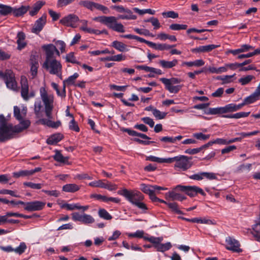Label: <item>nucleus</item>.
<instances>
[{
  "label": "nucleus",
  "instance_id": "obj_29",
  "mask_svg": "<svg viewBox=\"0 0 260 260\" xmlns=\"http://www.w3.org/2000/svg\"><path fill=\"white\" fill-rule=\"evenodd\" d=\"M79 77L77 73H74L73 75L69 76L66 80L63 81V85L66 87L67 86H75L76 85L75 81Z\"/></svg>",
  "mask_w": 260,
  "mask_h": 260
},
{
  "label": "nucleus",
  "instance_id": "obj_11",
  "mask_svg": "<svg viewBox=\"0 0 260 260\" xmlns=\"http://www.w3.org/2000/svg\"><path fill=\"white\" fill-rule=\"evenodd\" d=\"M45 204V202L39 201L26 202V207L24 208L28 211H40L44 208Z\"/></svg>",
  "mask_w": 260,
  "mask_h": 260
},
{
  "label": "nucleus",
  "instance_id": "obj_42",
  "mask_svg": "<svg viewBox=\"0 0 260 260\" xmlns=\"http://www.w3.org/2000/svg\"><path fill=\"white\" fill-rule=\"evenodd\" d=\"M138 68L140 70H144L147 72H150L158 75L162 74V72L160 70L150 67L149 66H138Z\"/></svg>",
  "mask_w": 260,
  "mask_h": 260
},
{
  "label": "nucleus",
  "instance_id": "obj_55",
  "mask_svg": "<svg viewBox=\"0 0 260 260\" xmlns=\"http://www.w3.org/2000/svg\"><path fill=\"white\" fill-rule=\"evenodd\" d=\"M167 205L174 212L178 214H181V211L179 210L178 205L176 203H167Z\"/></svg>",
  "mask_w": 260,
  "mask_h": 260
},
{
  "label": "nucleus",
  "instance_id": "obj_7",
  "mask_svg": "<svg viewBox=\"0 0 260 260\" xmlns=\"http://www.w3.org/2000/svg\"><path fill=\"white\" fill-rule=\"evenodd\" d=\"M175 189L185 192L188 196L191 197L196 196L198 193H200L203 196L205 195V193L203 190L196 186H183L178 185L176 186Z\"/></svg>",
  "mask_w": 260,
  "mask_h": 260
},
{
  "label": "nucleus",
  "instance_id": "obj_27",
  "mask_svg": "<svg viewBox=\"0 0 260 260\" xmlns=\"http://www.w3.org/2000/svg\"><path fill=\"white\" fill-rule=\"evenodd\" d=\"M219 46L215 45L213 44L206 45V46H200L198 48H195L192 50L193 51H196L197 52H208L218 47Z\"/></svg>",
  "mask_w": 260,
  "mask_h": 260
},
{
  "label": "nucleus",
  "instance_id": "obj_56",
  "mask_svg": "<svg viewBox=\"0 0 260 260\" xmlns=\"http://www.w3.org/2000/svg\"><path fill=\"white\" fill-rule=\"evenodd\" d=\"M135 12L138 13L140 15L144 14L145 13H148L151 15H154L155 14V11L152 10L150 9H145V10H140L137 8H135L134 9Z\"/></svg>",
  "mask_w": 260,
  "mask_h": 260
},
{
  "label": "nucleus",
  "instance_id": "obj_20",
  "mask_svg": "<svg viewBox=\"0 0 260 260\" xmlns=\"http://www.w3.org/2000/svg\"><path fill=\"white\" fill-rule=\"evenodd\" d=\"M17 49L21 50L26 46V43L24 41L25 39L24 33L22 31L18 32L17 35Z\"/></svg>",
  "mask_w": 260,
  "mask_h": 260
},
{
  "label": "nucleus",
  "instance_id": "obj_43",
  "mask_svg": "<svg viewBox=\"0 0 260 260\" xmlns=\"http://www.w3.org/2000/svg\"><path fill=\"white\" fill-rule=\"evenodd\" d=\"M99 216L106 220H110L112 216L105 209H100L98 212Z\"/></svg>",
  "mask_w": 260,
  "mask_h": 260
},
{
  "label": "nucleus",
  "instance_id": "obj_38",
  "mask_svg": "<svg viewBox=\"0 0 260 260\" xmlns=\"http://www.w3.org/2000/svg\"><path fill=\"white\" fill-rule=\"evenodd\" d=\"M112 46L121 52H124L128 50L126 45L117 41H115L112 42Z\"/></svg>",
  "mask_w": 260,
  "mask_h": 260
},
{
  "label": "nucleus",
  "instance_id": "obj_33",
  "mask_svg": "<svg viewBox=\"0 0 260 260\" xmlns=\"http://www.w3.org/2000/svg\"><path fill=\"white\" fill-rule=\"evenodd\" d=\"M182 138L183 136L181 135H179L175 137L166 136L161 138L160 140L164 142L175 143L176 141H180L182 139Z\"/></svg>",
  "mask_w": 260,
  "mask_h": 260
},
{
  "label": "nucleus",
  "instance_id": "obj_50",
  "mask_svg": "<svg viewBox=\"0 0 260 260\" xmlns=\"http://www.w3.org/2000/svg\"><path fill=\"white\" fill-rule=\"evenodd\" d=\"M81 222L85 224L92 223L94 222V219L90 215L84 214Z\"/></svg>",
  "mask_w": 260,
  "mask_h": 260
},
{
  "label": "nucleus",
  "instance_id": "obj_6",
  "mask_svg": "<svg viewBox=\"0 0 260 260\" xmlns=\"http://www.w3.org/2000/svg\"><path fill=\"white\" fill-rule=\"evenodd\" d=\"M191 159V157H189L186 155H180L177 156L174 168H178L181 171H186L192 166Z\"/></svg>",
  "mask_w": 260,
  "mask_h": 260
},
{
  "label": "nucleus",
  "instance_id": "obj_45",
  "mask_svg": "<svg viewBox=\"0 0 260 260\" xmlns=\"http://www.w3.org/2000/svg\"><path fill=\"white\" fill-rule=\"evenodd\" d=\"M27 246L26 244L22 242L20 243L19 246L14 248V252L17 254L21 255L24 252Z\"/></svg>",
  "mask_w": 260,
  "mask_h": 260
},
{
  "label": "nucleus",
  "instance_id": "obj_30",
  "mask_svg": "<svg viewBox=\"0 0 260 260\" xmlns=\"http://www.w3.org/2000/svg\"><path fill=\"white\" fill-rule=\"evenodd\" d=\"M136 18V16L133 15L132 12L128 9L124 12V14L119 15L116 18L117 19L135 20Z\"/></svg>",
  "mask_w": 260,
  "mask_h": 260
},
{
  "label": "nucleus",
  "instance_id": "obj_22",
  "mask_svg": "<svg viewBox=\"0 0 260 260\" xmlns=\"http://www.w3.org/2000/svg\"><path fill=\"white\" fill-rule=\"evenodd\" d=\"M45 69L51 74L56 75L60 79L61 76V66H44Z\"/></svg>",
  "mask_w": 260,
  "mask_h": 260
},
{
  "label": "nucleus",
  "instance_id": "obj_39",
  "mask_svg": "<svg viewBox=\"0 0 260 260\" xmlns=\"http://www.w3.org/2000/svg\"><path fill=\"white\" fill-rule=\"evenodd\" d=\"M251 164H242L239 166L236 169L237 173L249 172L251 169Z\"/></svg>",
  "mask_w": 260,
  "mask_h": 260
},
{
  "label": "nucleus",
  "instance_id": "obj_4",
  "mask_svg": "<svg viewBox=\"0 0 260 260\" xmlns=\"http://www.w3.org/2000/svg\"><path fill=\"white\" fill-rule=\"evenodd\" d=\"M140 189L145 193L149 195L150 199L153 202H159L167 204V202L158 198L156 194H158L160 190H166L167 188L158 185H152L142 183L140 185Z\"/></svg>",
  "mask_w": 260,
  "mask_h": 260
},
{
  "label": "nucleus",
  "instance_id": "obj_9",
  "mask_svg": "<svg viewBox=\"0 0 260 260\" xmlns=\"http://www.w3.org/2000/svg\"><path fill=\"white\" fill-rule=\"evenodd\" d=\"M226 243V249L233 252H241L242 250L240 248V244L239 242L231 237H228L225 239Z\"/></svg>",
  "mask_w": 260,
  "mask_h": 260
},
{
  "label": "nucleus",
  "instance_id": "obj_52",
  "mask_svg": "<svg viewBox=\"0 0 260 260\" xmlns=\"http://www.w3.org/2000/svg\"><path fill=\"white\" fill-rule=\"evenodd\" d=\"M24 185L29 187L32 189H41L43 184L41 183H34L31 182H26L23 183Z\"/></svg>",
  "mask_w": 260,
  "mask_h": 260
},
{
  "label": "nucleus",
  "instance_id": "obj_2",
  "mask_svg": "<svg viewBox=\"0 0 260 260\" xmlns=\"http://www.w3.org/2000/svg\"><path fill=\"white\" fill-rule=\"evenodd\" d=\"M56 46L52 44L44 45L42 48L45 51L46 59L43 65H60V62L56 59L55 54L58 57L60 53L56 47L60 50L61 52H65L66 44L62 41H57Z\"/></svg>",
  "mask_w": 260,
  "mask_h": 260
},
{
  "label": "nucleus",
  "instance_id": "obj_49",
  "mask_svg": "<svg viewBox=\"0 0 260 260\" xmlns=\"http://www.w3.org/2000/svg\"><path fill=\"white\" fill-rule=\"evenodd\" d=\"M96 3L88 1H81L79 4L86 8L92 10L93 8H94V6Z\"/></svg>",
  "mask_w": 260,
  "mask_h": 260
},
{
  "label": "nucleus",
  "instance_id": "obj_1",
  "mask_svg": "<svg viewBox=\"0 0 260 260\" xmlns=\"http://www.w3.org/2000/svg\"><path fill=\"white\" fill-rule=\"evenodd\" d=\"M40 95L45 106L44 111L47 119L40 118L37 122L52 128L58 127L61 125V122L59 120L56 122L51 120L53 109L54 95L48 92L45 87L40 88Z\"/></svg>",
  "mask_w": 260,
  "mask_h": 260
},
{
  "label": "nucleus",
  "instance_id": "obj_18",
  "mask_svg": "<svg viewBox=\"0 0 260 260\" xmlns=\"http://www.w3.org/2000/svg\"><path fill=\"white\" fill-rule=\"evenodd\" d=\"M260 98V94L256 91H254L253 93L250 94L249 96L244 99V101L241 105L242 107L247 104H250L254 103L257 101Z\"/></svg>",
  "mask_w": 260,
  "mask_h": 260
},
{
  "label": "nucleus",
  "instance_id": "obj_57",
  "mask_svg": "<svg viewBox=\"0 0 260 260\" xmlns=\"http://www.w3.org/2000/svg\"><path fill=\"white\" fill-rule=\"evenodd\" d=\"M13 176L15 178H19L21 176H30L29 170H21L18 172L13 173Z\"/></svg>",
  "mask_w": 260,
  "mask_h": 260
},
{
  "label": "nucleus",
  "instance_id": "obj_61",
  "mask_svg": "<svg viewBox=\"0 0 260 260\" xmlns=\"http://www.w3.org/2000/svg\"><path fill=\"white\" fill-rule=\"evenodd\" d=\"M61 207L62 208H64L68 210H77L78 208V203L76 204H63Z\"/></svg>",
  "mask_w": 260,
  "mask_h": 260
},
{
  "label": "nucleus",
  "instance_id": "obj_26",
  "mask_svg": "<svg viewBox=\"0 0 260 260\" xmlns=\"http://www.w3.org/2000/svg\"><path fill=\"white\" fill-rule=\"evenodd\" d=\"M166 82H162L166 87V88L170 92L173 93H176L179 92L181 89L182 86L180 85H174L171 84H169V81L165 80Z\"/></svg>",
  "mask_w": 260,
  "mask_h": 260
},
{
  "label": "nucleus",
  "instance_id": "obj_10",
  "mask_svg": "<svg viewBox=\"0 0 260 260\" xmlns=\"http://www.w3.org/2000/svg\"><path fill=\"white\" fill-rule=\"evenodd\" d=\"M79 17L75 14H69L60 20L62 24L75 28L76 27V23L79 21Z\"/></svg>",
  "mask_w": 260,
  "mask_h": 260
},
{
  "label": "nucleus",
  "instance_id": "obj_19",
  "mask_svg": "<svg viewBox=\"0 0 260 260\" xmlns=\"http://www.w3.org/2000/svg\"><path fill=\"white\" fill-rule=\"evenodd\" d=\"M80 189V186L75 183H69L64 185L62 187L63 191L66 192L74 193Z\"/></svg>",
  "mask_w": 260,
  "mask_h": 260
},
{
  "label": "nucleus",
  "instance_id": "obj_35",
  "mask_svg": "<svg viewBox=\"0 0 260 260\" xmlns=\"http://www.w3.org/2000/svg\"><path fill=\"white\" fill-rule=\"evenodd\" d=\"M29 6H21L18 9H13L12 13L15 16H20L25 14L29 9Z\"/></svg>",
  "mask_w": 260,
  "mask_h": 260
},
{
  "label": "nucleus",
  "instance_id": "obj_54",
  "mask_svg": "<svg viewBox=\"0 0 260 260\" xmlns=\"http://www.w3.org/2000/svg\"><path fill=\"white\" fill-rule=\"evenodd\" d=\"M192 136L194 138L200 140H207L210 137V135H205L202 133H194Z\"/></svg>",
  "mask_w": 260,
  "mask_h": 260
},
{
  "label": "nucleus",
  "instance_id": "obj_23",
  "mask_svg": "<svg viewBox=\"0 0 260 260\" xmlns=\"http://www.w3.org/2000/svg\"><path fill=\"white\" fill-rule=\"evenodd\" d=\"M63 135L60 133L55 134L49 137L47 140V143L50 145H54L61 141Z\"/></svg>",
  "mask_w": 260,
  "mask_h": 260
},
{
  "label": "nucleus",
  "instance_id": "obj_31",
  "mask_svg": "<svg viewBox=\"0 0 260 260\" xmlns=\"http://www.w3.org/2000/svg\"><path fill=\"white\" fill-rule=\"evenodd\" d=\"M54 159L58 162L63 163V164H68V157H64L61 153L58 150L55 151V154L53 156Z\"/></svg>",
  "mask_w": 260,
  "mask_h": 260
},
{
  "label": "nucleus",
  "instance_id": "obj_58",
  "mask_svg": "<svg viewBox=\"0 0 260 260\" xmlns=\"http://www.w3.org/2000/svg\"><path fill=\"white\" fill-rule=\"evenodd\" d=\"M69 127L71 130L75 131L76 132H79L80 131V128L74 118H73L70 122Z\"/></svg>",
  "mask_w": 260,
  "mask_h": 260
},
{
  "label": "nucleus",
  "instance_id": "obj_63",
  "mask_svg": "<svg viewBox=\"0 0 260 260\" xmlns=\"http://www.w3.org/2000/svg\"><path fill=\"white\" fill-rule=\"evenodd\" d=\"M94 8L102 11L103 13L105 14L109 13L110 12L109 9L107 7L98 3H95Z\"/></svg>",
  "mask_w": 260,
  "mask_h": 260
},
{
  "label": "nucleus",
  "instance_id": "obj_14",
  "mask_svg": "<svg viewBox=\"0 0 260 260\" xmlns=\"http://www.w3.org/2000/svg\"><path fill=\"white\" fill-rule=\"evenodd\" d=\"M93 20L95 21L101 22L105 25H107L108 27L109 25L114 22L115 20V17L114 16H98L94 17Z\"/></svg>",
  "mask_w": 260,
  "mask_h": 260
},
{
  "label": "nucleus",
  "instance_id": "obj_8",
  "mask_svg": "<svg viewBox=\"0 0 260 260\" xmlns=\"http://www.w3.org/2000/svg\"><path fill=\"white\" fill-rule=\"evenodd\" d=\"M17 133L14 126L12 124L0 127V141H5L13 138L14 135Z\"/></svg>",
  "mask_w": 260,
  "mask_h": 260
},
{
  "label": "nucleus",
  "instance_id": "obj_16",
  "mask_svg": "<svg viewBox=\"0 0 260 260\" xmlns=\"http://www.w3.org/2000/svg\"><path fill=\"white\" fill-rule=\"evenodd\" d=\"M27 108L24 107L21 111L18 106L14 107V116L18 120H22L26 115Z\"/></svg>",
  "mask_w": 260,
  "mask_h": 260
},
{
  "label": "nucleus",
  "instance_id": "obj_40",
  "mask_svg": "<svg viewBox=\"0 0 260 260\" xmlns=\"http://www.w3.org/2000/svg\"><path fill=\"white\" fill-rule=\"evenodd\" d=\"M125 132H127L129 135L132 136H138L139 137L142 139H146V140H149L150 138L148 137L147 135L144 134L139 133L137 132L136 131L131 130L129 129H125L124 130Z\"/></svg>",
  "mask_w": 260,
  "mask_h": 260
},
{
  "label": "nucleus",
  "instance_id": "obj_13",
  "mask_svg": "<svg viewBox=\"0 0 260 260\" xmlns=\"http://www.w3.org/2000/svg\"><path fill=\"white\" fill-rule=\"evenodd\" d=\"M46 15H43L39 19H38L31 30V31L35 34H39L43 29L46 22Z\"/></svg>",
  "mask_w": 260,
  "mask_h": 260
},
{
  "label": "nucleus",
  "instance_id": "obj_44",
  "mask_svg": "<svg viewBox=\"0 0 260 260\" xmlns=\"http://www.w3.org/2000/svg\"><path fill=\"white\" fill-rule=\"evenodd\" d=\"M152 114L157 119H162L165 118L167 114L166 112H161L157 109H154L152 110Z\"/></svg>",
  "mask_w": 260,
  "mask_h": 260
},
{
  "label": "nucleus",
  "instance_id": "obj_37",
  "mask_svg": "<svg viewBox=\"0 0 260 260\" xmlns=\"http://www.w3.org/2000/svg\"><path fill=\"white\" fill-rule=\"evenodd\" d=\"M13 8L7 5L0 4V14L6 16L12 12Z\"/></svg>",
  "mask_w": 260,
  "mask_h": 260
},
{
  "label": "nucleus",
  "instance_id": "obj_15",
  "mask_svg": "<svg viewBox=\"0 0 260 260\" xmlns=\"http://www.w3.org/2000/svg\"><path fill=\"white\" fill-rule=\"evenodd\" d=\"M165 198L167 200H178L182 201L186 199V197L174 191H169L165 194Z\"/></svg>",
  "mask_w": 260,
  "mask_h": 260
},
{
  "label": "nucleus",
  "instance_id": "obj_41",
  "mask_svg": "<svg viewBox=\"0 0 260 260\" xmlns=\"http://www.w3.org/2000/svg\"><path fill=\"white\" fill-rule=\"evenodd\" d=\"M125 57L122 54H118L116 55H114L110 57H107L105 58H101L102 60H107V61H119L121 60H124Z\"/></svg>",
  "mask_w": 260,
  "mask_h": 260
},
{
  "label": "nucleus",
  "instance_id": "obj_62",
  "mask_svg": "<svg viewBox=\"0 0 260 260\" xmlns=\"http://www.w3.org/2000/svg\"><path fill=\"white\" fill-rule=\"evenodd\" d=\"M66 60L68 62L71 63L78 64V62L76 60L74 56V53L71 52L69 53L66 56Z\"/></svg>",
  "mask_w": 260,
  "mask_h": 260
},
{
  "label": "nucleus",
  "instance_id": "obj_46",
  "mask_svg": "<svg viewBox=\"0 0 260 260\" xmlns=\"http://www.w3.org/2000/svg\"><path fill=\"white\" fill-rule=\"evenodd\" d=\"M105 180H99L94 181L89 183V185L94 187H101L104 188L105 187Z\"/></svg>",
  "mask_w": 260,
  "mask_h": 260
},
{
  "label": "nucleus",
  "instance_id": "obj_48",
  "mask_svg": "<svg viewBox=\"0 0 260 260\" xmlns=\"http://www.w3.org/2000/svg\"><path fill=\"white\" fill-rule=\"evenodd\" d=\"M10 217H14L13 212H8L5 215H0V225L7 223L8 218Z\"/></svg>",
  "mask_w": 260,
  "mask_h": 260
},
{
  "label": "nucleus",
  "instance_id": "obj_32",
  "mask_svg": "<svg viewBox=\"0 0 260 260\" xmlns=\"http://www.w3.org/2000/svg\"><path fill=\"white\" fill-rule=\"evenodd\" d=\"M44 4L45 3L42 1H38L36 2L29 11V14L31 16L35 15Z\"/></svg>",
  "mask_w": 260,
  "mask_h": 260
},
{
  "label": "nucleus",
  "instance_id": "obj_34",
  "mask_svg": "<svg viewBox=\"0 0 260 260\" xmlns=\"http://www.w3.org/2000/svg\"><path fill=\"white\" fill-rule=\"evenodd\" d=\"M154 247L157 251L164 252L169 250L171 248L172 245L170 242H167L164 244L158 243L157 245H154Z\"/></svg>",
  "mask_w": 260,
  "mask_h": 260
},
{
  "label": "nucleus",
  "instance_id": "obj_47",
  "mask_svg": "<svg viewBox=\"0 0 260 260\" xmlns=\"http://www.w3.org/2000/svg\"><path fill=\"white\" fill-rule=\"evenodd\" d=\"M228 112H234L241 109L242 107L241 104L236 105L235 104H229L226 105Z\"/></svg>",
  "mask_w": 260,
  "mask_h": 260
},
{
  "label": "nucleus",
  "instance_id": "obj_51",
  "mask_svg": "<svg viewBox=\"0 0 260 260\" xmlns=\"http://www.w3.org/2000/svg\"><path fill=\"white\" fill-rule=\"evenodd\" d=\"M187 26L185 24H172L170 25V28L173 30H185L187 28Z\"/></svg>",
  "mask_w": 260,
  "mask_h": 260
},
{
  "label": "nucleus",
  "instance_id": "obj_64",
  "mask_svg": "<svg viewBox=\"0 0 260 260\" xmlns=\"http://www.w3.org/2000/svg\"><path fill=\"white\" fill-rule=\"evenodd\" d=\"M117 188V186L115 184L110 183L106 180L104 188L107 189L110 191H113L116 190Z\"/></svg>",
  "mask_w": 260,
  "mask_h": 260
},
{
  "label": "nucleus",
  "instance_id": "obj_59",
  "mask_svg": "<svg viewBox=\"0 0 260 260\" xmlns=\"http://www.w3.org/2000/svg\"><path fill=\"white\" fill-rule=\"evenodd\" d=\"M204 113L207 115H215L220 114L219 107L210 108L209 109L205 110Z\"/></svg>",
  "mask_w": 260,
  "mask_h": 260
},
{
  "label": "nucleus",
  "instance_id": "obj_25",
  "mask_svg": "<svg viewBox=\"0 0 260 260\" xmlns=\"http://www.w3.org/2000/svg\"><path fill=\"white\" fill-rule=\"evenodd\" d=\"M117 20L115 17V20L109 25V28L119 32H124L125 31L124 26L120 23H117Z\"/></svg>",
  "mask_w": 260,
  "mask_h": 260
},
{
  "label": "nucleus",
  "instance_id": "obj_17",
  "mask_svg": "<svg viewBox=\"0 0 260 260\" xmlns=\"http://www.w3.org/2000/svg\"><path fill=\"white\" fill-rule=\"evenodd\" d=\"M19 123L14 126L17 133H20L27 129L30 125V121L28 119L19 120Z\"/></svg>",
  "mask_w": 260,
  "mask_h": 260
},
{
  "label": "nucleus",
  "instance_id": "obj_21",
  "mask_svg": "<svg viewBox=\"0 0 260 260\" xmlns=\"http://www.w3.org/2000/svg\"><path fill=\"white\" fill-rule=\"evenodd\" d=\"M185 220L187 221H189L191 222L194 223H199L202 224H213L214 223L212 220L207 219L206 218H201V217H196L193 218L191 219L188 218H184Z\"/></svg>",
  "mask_w": 260,
  "mask_h": 260
},
{
  "label": "nucleus",
  "instance_id": "obj_5",
  "mask_svg": "<svg viewBox=\"0 0 260 260\" xmlns=\"http://www.w3.org/2000/svg\"><path fill=\"white\" fill-rule=\"evenodd\" d=\"M0 77L4 80L7 87L13 90H18L17 84L15 80V75L11 70L6 71L5 72L0 71Z\"/></svg>",
  "mask_w": 260,
  "mask_h": 260
},
{
  "label": "nucleus",
  "instance_id": "obj_12",
  "mask_svg": "<svg viewBox=\"0 0 260 260\" xmlns=\"http://www.w3.org/2000/svg\"><path fill=\"white\" fill-rule=\"evenodd\" d=\"M21 89V95L23 99L27 101L29 99V96L28 95V85L27 79L25 76H21L20 80Z\"/></svg>",
  "mask_w": 260,
  "mask_h": 260
},
{
  "label": "nucleus",
  "instance_id": "obj_60",
  "mask_svg": "<svg viewBox=\"0 0 260 260\" xmlns=\"http://www.w3.org/2000/svg\"><path fill=\"white\" fill-rule=\"evenodd\" d=\"M254 78L252 75H248L246 77L240 78L239 80V82L243 85H246L250 82Z\"/></svg>",
  "mask_w": 260,
  "mask_h": 260
},
{
  "label": "nucleus",
  "instance_id": "obj_3",
  "mask_svg": "<svg viewBox=\"0 0 260 260\" xmlns=\"http://www.w3.org/2000/svg\"><path fill=\"white\" fill-rule=\"evenodd\" d=\"M118 193L124 197L128 202L143 211H146L147 210L146 205L142 202L144 197L140 191H129L126 189H123L122 190H119Z\"/></svg>",
  "mask_w": 260,
  "mask_h": 260
},
{
  "label": "nucleus",
  "instance_id": "obj_24",
  "mask_svg": "<svg viewBox=\"0 0 260 260\" xmlns=\"http://www.w3.org/2000/svg\"><path fill=\"white\" fill-rule=\"evenodd\" d=\"M117 20L115 17V20L109 25V28L119 32H124L125 31L124 26L120 23H117Z\"/></svg>",
  "mask_w": 260,
  "mask_h": 260
},
{
  "label": "nucleus",
  "instance_id": "obj_36",
  "mask_svg": "<svg viewBox=\"0 0 260 260\" xmlns=\"http://www.w3.org/2000/svg\"><path fill=\"white\" fill-rule=\"evenodd\" d=\"M34 112L37 118L42 117V106L41 101H36L34 104Z\"/></svg>",
  "mask_w": 260,
  "mask_h": 260
},
{
  "label": "nucleus",
  "instance_id": "obj_28",
  "mask_svg": "<svg viewBox=\"0 0 260 260\" xmlns=\"http://www.w3.org/2000/svg\"><path fill=\"white\" fill-rule=\"evenodd\" d=\"M80 30L87 33L90 34H94L95 35H100L102 34H107V31L105 29H103L102 30H99L98 29H92L91 28H89L87 26H81L80 28Z\"/></svg>",
  "mask_w": 260,
  "mask_h": 260
},
{
  "label": "nucleus",
  "instance_id": "obj_53",
  "mask_svg": "<svg viewBox=\"0 0 260 260\" xmlns=\"http://www.w3.org/2000/svg\"><path fill=\"white\" fill-rule=\"evenodd\" d=\"M203 179L206 178L209 180L217 179L216 175L212 172H202Z\"/></svg>",
  "mask_w": 260,
  "mask_h": 260
}]
</instances>
